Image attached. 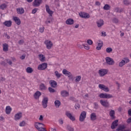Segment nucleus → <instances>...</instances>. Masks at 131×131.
Segmentation results:
<instances>
[{
    "label": "nucleus",
    "mask_w": 131,
    "mask_h": 131,
    "mask_svg": "<svg viewBox=\"0 0 131 131\" xmlns=\"http://www.w3.org/2000/svg\"><path fill=\"white\" fill-rule=\"evenodd\" d=\"M86 118V112L85 111H83L81 113L79 120L81 122H83L84 121V119Z\"/></svg>",
    "instance_id": "nucleus-1"
},
{
    "label": "nucleus",
    "mask_w": 131,
    "mask_h": 131,
    "mask_svg": "<svg viewBox=\"0 0 131 131\" xmlns=\"http://www.w3.org/2000/svg\"><path fill=\"white\" fill-rule=\"evenodd\" d=\"M48 102H49V98L47 97H43L42 100V105L43 108H47L48 107Z\"/></svg>",
    "instance_id": "nucleus-2"
},
{
    "label": "nucleus",
    "mask_w": 131,
    "mask_h": 131,
    "mask_svg": "<svg viewBox=\"0 0 131 131\" xmlns=\"http://www.w3.org/2000/svg\"><path fill=\"white\" fill-rule=\"evenodd\" d=\"M105 61L106 64H108V65H114V60L111 57H106Z\"/></svg>",
    "instance_id": "nucleus-3"
},
{
    "label": "nucleus",
    "mask_w": 131,
    "mask_h": 131,
    "mask_svg": "<svg viewBox=\"0 0 131 131\" xmlns=\"http://www.w3.org/2000/svg\"><path fill=\"white\" fill-rule=\"evenodd\" d=\"M79 15L81 18H83V19H89L90 17V14L85 12H81Z\"/></svg>",
    "instance_id": "nucleus-4"
},
{
    "label": "nucleus",
    "mask_w": 131,
    "mask_h": 131,
    "mask_svg": "<svg viewBox=\"0 0 131 131\" xmlns=\"http://www.w3.org/2000/svg\"><path fill=\"white\" fill-rule=\"evenodd\" d=\"M98 73L100 76H104V75H106V74L108 73V70L106 69H101L99 71Z\"/></svg>",
    "instance_id": "nucleus-5"
},
{
    "label": "nucleus",
    "mask_w": 131,
    "mask_h": 131,
    "mask_svg": "<svg viewBox=\"0 0 131 131\" xmlns=\"http://www.w3.org/2000/svg\"><path fill=\"white\" fill-rule=\"evenodd\" d=\"M48 67V63H43L38 66V70H45Z\"/></svg>",
    "instance_id": "nucleus-6"
},
{
    "label": "nucleus",
    "mask_w": 131,
    "mask_h": 131,
    "mask_svg": "<svg viewBox=\"0 0 131 131\" xmlns=\"http://www.w3.org/2000/svg\"><path fill=\"white\" fill-rule=\"evenodd\" d=\"M99 88L100 89V90L104 91V92H105L106 93H107V92H109V91H110V90H109V88L106 87V86H105V85L104 84H100L99 85Z\"/></svg>",
    "instance_id": "nucleus-7"
},
{
    "label": "nucleus",
    "mask_w": 131,
    "mask_h": 131,
    "mask_svg": "<svg viewBox=\"0 0 131 131\" xmlns=\"http://www.w3.org/2000/svg\"><path fill=\"white\" fill-rule=\"evenodd\" d=\"M66 115L72 121H75V117L72 116L71 113H69V112H66Z\"/></svg>",
    "instance_id": "nucleus-8"
},
{
    "label": "nucleus",
    "mask_w": 131,
    "mask_h": 131,
    "mask_svg": "<svg viewBox=\"0 0 131 131\" xmlns=\"http://www.w3.org/2000/svg\"><path fill=\"white\" fill-rule=\"evenodd\" d=\"M45 43L46 45V47L48 50L52 49V47H53V43H52V41L46 40Z\"/></svg>",
    "instance_id": "nucleus-9"
},
{
    "label": "nucleus",
    "mask_w": 131,
    "mask_h": 131,
    "mask_svg": "<svg viewBox=\"0 0 131 131\" xmlns=\"http://www.w3.org/2000/svg\"><path fill=\"white\" fill-rule=\"evenodd\" d=\"M61 97L63 98H66L69 96V92H67L66 90H62L60 92Z\"/></svg>",
    "instance_id": "nucleus-10"
},
{
    "label": "nucleus",
    "mask_w": 131,
    "mask_h": 131,
    "mask_svg": "<svg viewBox=\"0 0 131 131\" xmlns=\"http://www.w3.org/2000/svg\"><path fill=\"white\" fill-rule=\"evenodd\" d=\"M42 2V0H34L33 3V7H39L40 6V4Z\"/></svg>",
    "instance_id": "nucleus-11"
},
{
    "label": "nucleus",
    "mask_w": 131,
    "mask_h": 131,
    "mask_svg": "<svg viewBox=\"0 0 131 131\" xmlns=\"http://www.w3.org/2000/svg\"><path fill=\"white\" fill-rule=\"evenodd\" d=\"M49 84L51 85V88L53 89H55L57 85V82L54 80H51L49 81Z\"/></svg>",
    "instance_id": "nucleus-12"
},
{
    "label": "nucleus",
    "mask_w": 131,
    "mask_h": 131,
    "mask_svg": "<svg viewBox=\"0 0 131 131\" xmlns=\"http://www.w3.org/2000/svg\"><path fill=\"white\" fill-rule=\"evenodd\" d=\"M40 96H41V93L39 91H36V93L34 94L33 97L35 100H38Z\"/></svg>",
    "instance_id": "nucleus-13"
},
{
    "label": "nucleus",
    "mask_w": 131,
    "mask_h": 131,
    "mask_svg": "<svg viewBox=\"0 0 131 131\" xmlns=\"http://www.w3.org/2000/svg\"><path fill=\"white\" fill-rule=\"evenodd\" d=\"M116 126H118V120H116L112 123L111 129H114Z\"/></svg>",
    "instance_id": "nucleus-14"
},
{
    "label": "nucleus",
    "mask_w": 131,
    "mask_h": 131,
    "mask_svg": "<svg viewBox=\"0 0 131 131\" xmlns=\"http://www.w3.org/2000/svg\"><path fill=\"white\" fill-rule=\"evenodd\" d=\"M100 104H101V105L102 106H103V107H109V102L107 101H103V100H101L100 101Z\"/></svg>",
    "instance_id": "nucleus-15"
},
{
    "label": "nucleus",
    "mask_w": 131,
    "mask_h": 131,
    "mask_svg": "<svg viewBox=\"0 0 131 131\" xmlns=\"http://www.w3.org/2000/svg\"><path fill=\"white\" fill-rule=\"evenodd\" d=\"M22 118V113H18L15 114L14 116L15 120H19Z\"/></svg>",
    "instance_id": "nucleus-16"
},
{
    "label": "nucleus",
    "mask_w": 131,
    "mask_h": 131,
    "mask_svg": "<svg viewBox=\"0 0 131 131\" xmlns=\"http://www.w3.org/2000/svg\"><path fill=\"white\" fill-rule=\"evenodd\" d=\"M96 24H97L98 27H99V28L102 27V26H103V25H104V20H103V19H99L97 21Z\"/></svg>",
    "instance_id": "nucleus-17"
},
{
    "label": "nucleus",
    "mask_w": 131,
    "mask_h": 131,
    "mask_svg": "<svg viewBox=\"0 0 131 131\" xmlns=\"http://www.w3.org/2000/svg\"><path fill=\"white\" fill-rule=\"evenodd\" d=\"M46 11L47 12V13H48V14H49V15H52L54 11L51 10V9H50V6H49V5H46Z\"/></svg>",
    "instance_id": "nucleus-18"
},
{
    "label": "nucleus",
    "mask_w": 131,
    "mask_h": 131,
    "mask_svg": "<svg viewBox=\"0 0 131 131\" xmlns=\"http://www.w3.org/2000/svg\"><path fill=\"white\" fill-rule=\"evenodd\" d=\"M13 19L14 20V21H15L16 24H17V25H20V24H21V20H20V18H19V17L14 16Z\"/></svg>",
    "instance_id": "nucleus-19"
},
{
    "label": "nucleus",
    "mask_w": 131,
    "mask_h": 131,
    "mask_svg": "<svg viewBox=\"0 0 131 131\" xmlns=\"http://www.w3.org/2000/svg\"><path fill=\"white\" fill-rule=\"evenodd\" d=\"M38 125H42V127H43V126H45V125L43 123H40V122H35L34 123V126L37 129H40V127H38Z\"/></svg>",
    "instance_id": "nucleus-20"
},
{
    "label": "nucleus",
    "mask_w": 131,
    "mask_h": 131,
    "mask_svg": "<svg viewBox=\"0 0 131 131\" xmlns=\"http://www.w3.org/2000/svg\"><path fill=\"white\" fill-rule=\"evenodd\" d=\"M66 23L68 25H73L74 23V20L72 18H69L66 20Z\"/></svg>",
    "instance_id": "nucleus-21"
},
{
    "label": "nucleus",
    "mask_w": 131,
    "mask_h": 131,
    "mask_svg": "<svg viewBox=\"0 0 131 131\" xmlns=\"http://www.w3.org/2000/svg\"><path fill=\"white\" fill-rule=\"evenodd\" d=\"M98 41L99 43H98V47H96V50L100 51L102 49V47H103V41L99 40Z\"/></svg>",
    "instance_id": "nucleus-22"
},
{
    "label": "nucleus",
    "mask_w": 131,
    "mask_h": 131,
    "mask_svg": "<svg viewBox=\"0 0 131 131\" xmlns=\"http://www.w3.org/2000/svg\"><path fill=\"white\" fill-rule=\"evenodd\" d=\"M110 116H111L112 119H115V111L114 110H111L110 112Z\"/></svg>",
    "instance_id": "nucleus-23"
},
{
    "label": "nucleus",
    "mask_w": 131,
    "mask_h": 131,
    "mask_svg": "<svg viewBox=\"0 0 131 131\" xmlns=\"http://www.w3.org/2000/svg\"><path fill=\"white\" fill-rule=\"evenodd\" d=\"M62 73L66 76H68V77L71 75V73L68 71H67L66 69H63L62 70Z\"/></svg>",
    "instance_id": "nucleus-24"
},
{
    "label": "nucleus",
    "mask_w": 131,
    "mask_h": 131,
    "mask_svg": "<svg viewBox=\"0 0 131 131\" xmlns=\"http://www.w3.org/2000/svg\"><path fill=\"white\" fill-rule=\"evenodd\" d=\"M3 24L7 27H11V26H12V21L11 20L5 21Z\"/></svg>",
    "instance_id": "nucleus-25"
},
{
    "label": "nucleus",
    "mask_w": 131,
    "mask_h": 131,
    "mask_svg": "<svg viewBox=\"0 0 131 131\" xmlns=\"http://www.w3.org/2000/svg\"><path fill=\"white\" fill-rule=\"evenodd\" d=\"M17 12L18 14H19L20 15H22V14H24V9H23V8H17L16 9Z\"/></svg>",
    "instance_id": "nucleus-26"
},
{
    "label": "nucleus",
    "mask_w": 131,
    "mask_h": 131,
    "mask_svg": "<svg viewBox=\"0 0 131 131\" xmlns=\"http://www.w3.org/2000/svg\"><path fill=\"white\" fill-rule=\"evenodd\" d=\"M90 118L91 120H96L97 119V115H96V113H92L90 115Z\"/></svg>",
    "instance_id": "nucleus-27"
},
{
    "label": "nucleus",
    "mask_w": 131,
    "mask_h": 131,
    "mask_svg": "<svg viewBox=\"0 0 131 131\" xmlns=\"http://www.w3.org/2000/svg\"><path fill=\"white\" fill-rule=\"evenodd\" d=\"M54 105L56 108H59L61 106V102L59 100H56L54 101Z\"/></svg>",
    "instance_id": "nucleus-28"
},
{
    "label": "nucleus",
    "mask_w": 131,
    "mask_h": 131,
    "mask_svg": "<svg viewBox=\"0 0 131 131\" xmlns=\"http://www.w3.org/2000/svg\"><path fill=\"white\" fill-rule=\"evenodd\" d=\"M12 111V108L10 106H7L6 107V114H10Z\"/></svg>",
    "instance_id": "nucleus-29"
},
{
    "label": "nucleus",
    "mask_w": 131,
    "mask_h": 131,
    "mask_svg": "<svg viewBox=\"0 0 131 131\" xmlns=\"http://www.w3.org/2000/svg\"><path fill=\"white\" fill-rule=\"evenodd\" d=\"M3 51L4 52H8L9 51V45L7 43L3 44Z\"/></svg>",
    "instance_id": "nucleus-30"
},
{
    "label": "nucleus",
    "mask_w": 131,
    "mask_h": 131,
    "mask_svg": "<svg viewBox=\"0 0 131 131\" xmlns=\"http://www.w3.org/2000/svg\"><path fill=\"white\" fill-rule=\"evenodd\" d=\"M39 90H40V91H45L47 90V87L45 85V84L41 83L39 85Z\"/></svg>",
    "instance_id": "nucleus-31"
},
{
    "label": "nucleus",
    "mask_w": 131,
    "mask_h": 131,
    "mask_svg": "<svg viewBox=\"0 0 131 131\" xmlns=\"http://www.w3.org/2000/svg\"><path fill=\"white\" fill-rule=\"evenodd\" d=\"M66 129L69 131H74V128L69 124L67 125Z\"/></svg>",
    "instance_id": "nucleus-32"
},
{
    "label": "nucleus",
    "mask_w": 131,
    "mask_h": 131,
    "mask_svg": "<svg viewBox=\"0 0 131 131\" xmlns=\"http://www.w3.org/2000/svg\"><path fill=\"white\" fill-rule=\"evenodd\" d=\"M125 128V126L124 125H119L118 128H117L116 130L117 131H121L123 130V129H124Z\"/></svg>",
    "instance_id": "nucleus-33"
},
{
    "label": "nucleus",
    "mask_w": 131,
    "mask_h": 131,
    "mask_svg": "<svg viewBox=\"0 0 131 131\" xmlns=\"http://www.w3.org/2000/svg\"><path fill=\"white\" fill-rule=\"evenodd\" d=\"M26 72L27 73H32V72H33V70L31 67H28L26 69Z\"/></svg>",
    "instance_id": "nucleus-34"
},
{
    "label": "nucleus",
    "mask_w": 131,
    "mask_h": 131,
    "mask_svg": "<svg viewBox=\"0 0 131 131\" xmlns=\"http://www.w3.org/2000/svg\"><path fill=\"white\" fill-rule=\"evenodd\" d=\"M99 97L101 99H106V94L101 93L99 95Z\"/></svg>",
    "instance_id": "nucleus-35"
},
{
    "label": "nucleus",
    "mask_w": 131,
    "mask_h": 131,
    "mask_svg": "<svg viewBox=\"0 0 131 131\" xmlns=\"http://www.w3.org/2000/svg\"><path fill=\"white\" fill-rule=\"evenodd\" d=\"M54 74L57 78H60V77H61V76L62 75V74H59V72H58L57 71L55 72Z\"/></svg>",
    "instance_id": "nucleus-36"
},
{
    "label": "nucleus",
    "mask_w": 131,
    "mask_h": 131,
    "mask_svg": "<svg viewBox=\"0 0 131 131\" xmlns=\"http://www.w3.org/2000/svg\"><path fill=\"white\" fill-rule=\"evenodd\" d=\"M115 12H116V13H121L122 12V9L116 8L115 9Z\"/></svg>",
    "instance_id": "nucleus-37"
},
{
    "label": "nucleus",
    "mask_w": 131,
    "mask_h": 131,
    "mask_svg": "<svg viewBox=\"0 0 131 131\" xmlns=\"http://www.w3.org/2000/svg\"><path fill=\"white\" fill-rule=\"evenodd\" d=\"M123 65H125V61L124 60H122L121 62H119V66L120 67H122Z\"/></svg>",
    "instance_id": "nucleus-38"
},
{
    "label": "nucleus",
    "mask_w": 131,
    "mask_h": 131,
    "mask_svg": "<svg viewBox=\"0 0 131 131\" xmlns=\"http://www.w3.org/2000/svg\"><path fill=\"white\" fill-rule=\"evenodd\" d=\"M6 8H7L6 4H3L0 6V9H1V10H5Z\"/></svg>",
    "instance_id": "nucleus-39"
},
{
    "label": "nucleus",
    "mask_w": 131,
    "mask_h": 131,
    "mask_svg": "<svg viewBox=\"0 0 131 131\" xmlns=\"http://www.w3.org/2000/svg\"><path fill=\"white\" fill-rule=\"evenodd\" d=\"M103 9L104 10L107 11V10H109L110 9V6L108 4H105L103 7Z\"/></svg>",
    "instance_id": "nucleus-40"
},
{
    "label": "nucleus",
    "mask_w": 131,
    "mask_h": 131,
    "mask_svg": "<svg viewBox=\"0 0 131 131\" xmlns=\"http://www.w3.org/2000/svg\"><path fill=\"white\" fill-rule=\"evenodd\" d=\"M48 91L50 92V93L56 92V90H55V89H53L52 87H49Z\"/></svg>",
    "instance_id": "nucleus-41"
},
{
    "label": "nucleus",
    "mask_w": 131,
    "mask_h": 131,
    "mask_svg": "<svg viewBox=\"0 0 131 131\" xmlns=\"http://www.w3.org/2000/svg\"><path fill=\"white\" fill-rule=\"evenodd\" d=\"M80 79H81V76H77L76 77L75 81H76V82H79V81H80Z\"/></svg>",
    "instance_id": "nucleus-42"
},
{
    "label": "nucleus",
    "mask_w": 131,
    "mask_h": 131,
    "mask_svg": "<svg viewBox=\"0 0 131 131\" xmlns=\"http://www.w3.org/2000/svg\"><path fill=\"white\" fill-rule=\"evenodd\" d=\"M112 51H113V49H112L111 48L108 47L106 49V53H112Z\"/></svg>",
    "instance_id": "nucleus-43"
},
{
    "label": "nucleus",
    "mask_w": 131,
    "mask_h": 131,
    "mask_svg": "<svg viewBox=\"0 0 131 131\" xmlns=\"http://www.w3.org/2000/svg\"><path fill=\"white\" fill-rule=\"evenodd\" d=\"M82 46L84 49H85V50H90V47L88 44H83Z\"/></svg>",
    "instance_id": "nucleus-44"
},
{
    "label": "nucleus",
    "mask_w": 131,
    "mask_h": 131,
    "mask_svg": "<svg viewBox=\"0 0 131 131\" xmlns=\"http://www.w3.org/2000/svg\"><path fill=\"white\" fill-rule=\"evenodd\" d=\"M123 4L125 5V6H128L129 5V1L128 0H123Z\"/></svg>",
    "instance_id": "nucleus-45"
},
{
    "label": "nucleus",
    "mask_w": 131,
    "mask_h": 131,
    "mask_svg": "<svg viewBox=\"0 0 131 131\" xmlns=\"http://www.w3.org/2000/svg\"><path fill=\"white\" fill-rule=\"evenodd\" d=\"M123 61H124L125 64H126V63H128V62H129V59L127 57L124 58Z\"/></svg>",
    "instance_id": "nucleus-46"
},
{
    "label": "nucleus",
    "mask_w": 131,
    "mask_h": 131,
    "mask_svg": "<svg viewBox=\"0 0 131 131\" xmlns=\"http://www.w3.org/2000/svg\"><path fill=\"white\" fill-rule=\"evenodd\" d=\"M25 124H26L25 121H23L19 123V126H25Z\"/></svg>",
    "instance_id": "nucleus-47"
},
{
    "label": "nucleus",
    "mask_w": 131,
    "mask_h": 131,
    "mask_svg": "<svg viewBox=\"0 0 131 131\" xmlns=\"http://www.w3.org/2000/svg\"><path fill=\"white\" fill-rule=\"evenodd\" d=\"M93 40H92L91 39H88L87 40V43H88V45H89L90 46H92V45H93Z\"/></svg>",
    "instance_id": "nucleus-48"
},
{
    "label": "nucleus",
    "mask_w": 131,
    "mask_h": 131,
    "mask_svg": "<svg viewBox=\"0 0 131 131\" xmlns=\"http://www.w3.org/2000/svg\"><path fill=\"white\" fill-rule=\"evenodd\" d=\"M111 98H113V96L111 94H106V99H111Z\"/></svg>",
    "instance_id": "nucleus-49"
},
{
    "label": "nucleus",
    "mask_w": 131,
    "mask_h": 131,
    "mask_svg": "<svg viewBox=\"0 0 131 131\" xmlns=\"http://www.w3.org/2000/svg\"><path fill=\"white\" fill-rule=\"evenodd\" d=\"M37 130H39V131H48L45 128H43V127H40V129H37Z\"/></svg>",
    "instance_id": "nucleus-50"
},
{
    "label": "nucleus",
    "mask_w": 131,
    "mask_h": 131,
    "mask_svg": "<svg viewBox=\"0 0 131 131\" xmlns=\"http://www.w3.org/2000/svg\"><path fill=\"white\" fill-rule=\"evenodd\" d=\"M45 30V27H42L41 28H40L39 31V32H40L41 33H42V32H43V31Z\"/></svg>",
    "instance_id": "nucleus-51"
},
{
    "label": "nucleus",
    "mask_w": 131,
    "mask_h": 131,
    "mask_svg": "<svg viewBox=\"0 0 131 131\" xmlns=\"http://www.w3.org/2000/svg\"><path fill=\"white\" fill-rule=\"evenodd\" d=\"M47 20H50L51 21H53L54 20V18H53V16L49 15V17L47 18Z\"/></svg>",
    "instance_id": "nucleus-52"
},
{
    "label": "nucleus",
    "mask_w": 131,
    "mask_h": 131,
    "mask_svg": "<svg viewBox=\"0 0 131 131\" xmlns=\"http://www.w3.org/2000/svg\"><path fill=\"white\" fill-rule=\"evenodd\" d=\"M113 22H114V23H116V24L118 23V19H117L116 18H114L113 20Z\"/></svg>",
    "instance_id": "nucleus-53"
},
{
    "label": "nucleus",
    "mask_w": 131,
    "mask_h": 131,
    "mask_svg": "<svg viewBox=\"0 0 131 131\" xmlns=\"http://www.w3.org/2000/svg\"><path fill=\"white\" fill-rule=\"evenodd\" d=\"M39 60L41 61V62H45V61H46V57L43 56L41 57V58H40Z\"/></svg>",
    "instance_id": "nucleus-54"
},
{
    "label": "nucleus",
    "mask_w": 131,
    "mask_h": 131,
    "mask_svg": "<svg viewBox=\"0 0 131 131\" xmlns=\"http://www.w3.org/2000/svg\"><path fill=\"white\" fill-rule=\"evenodd\" d=\"M94 106H95L94 108L95 109H98V108H99V104H98V103L97 102L94 103Z\"/></svg>",
    "instance_id": "nucleus-55"
},
{
    "label": "nucleus",
    "mask_w": 131,
    "mask_h": 131,
    "mask_svg": "<svg viewBox=\"0 0 131 131\" xmlns=\"http://www.w3.org/2000/svg\"><path fill=\"white\" fill-rule=\"evenodd\" d=\"M1 65H2L3 66H6V65H7V63L6 61H3L1 62Z\"/></svg>",
    "instance_id": "nucleus-56"
},
{
    "label": "nucleus",
    "mask_w": 131,
    "mask_h": 131,
    "mask_svg": "<svg viewBox=\"0 0 131 131\" xmlns=\"http://www.w3.org/2000/svg\"><path fill=\"white\" fill-rule=\"evenodd\" d=\"M6 61L7 63H8V64H9V65H12V61H11V60L9 61V59H6Z\"/></svg>",
    "instance_id": "nucleus-57"
},
{
    "label": "nucleus",
    "mask_w": 131,
    "mask_h": 131,
    "mask_svg": "<svg viewBox=\"0 0 131 131\" xmlns=\"http://www.w3.org/2000/svg\"><path fill=\"white\" fill-rule=\"evenodd\" d=\"M74 77L73 76L72 74H71L70 76H69V78L70 80H72V79H73Z\"/></svg>",
    "instance_id": "nucleus-58"
},
{
    "label": "nucleus",
    "mask_w": 131,
    "mask_h": 131,
    "mask_svg": "<svg viewBox=\"0 0 131 131\" xmlns=\"http://www.w3.org/2000/svg\"><path fill=\"white\" fill-rule=\"evenodd\" d=\"M36 12H37V9L35 8V9H33V10L32 11V14H35V13H36Z\"/></svg>",
    "instance_id": "nucleus-59"
},
{
    "label": "nucleus",
    "mask_w": 131,
    "mask_h": 131,
    "mask_svg": "<svg viewBox=\"0 0 131 131\" xmlns=\"http://www.w3.org/2000/svg\"><path fill=\"white\" fill-rule=\"evenodd\" d=\"M60 124H63V123H64V121H63V119H60L59 120H58Z\"/></svg>",
    "instance_id": "nucleus-60"
},
{
    "label": "nucleus",
    "mask_w": 131,
    "mask_h": 131,
    "mask_svg": "<svg viewBox=\"0 0 131 131\" xmlns=\"http://www.w3.org/2000/svg\"><path fill=\"white\" fill-rule=\"evenodd\" d=\"M101 34V36H107V34H106L105 32H102Z\"/></svg>",
    "instance_id": "nucleus-61"
},
{
    "label": "nucleus",
    "mask_w": 131,
    "mask_h": 131,
    "mask_svg": "<svg viewBox=\"0 0 131 131\" xmlns=\"http://www.w3.org/2000/svg\"><path fill=\"white\" fill-rule=\"evenodd\" d=\"M39 120H40V121H42V120H43V116H42V115L40 116V117L39 118Z\"/></svg>",
    "instance_id": "nucleus-62"
},
{
    "label": "nucleus",
    "mask_w": 131,
    "mask_h": 131,
    "mask_svg": "<svg viewBox=\"0 0 131 131\" xmlns=\"http://www.w3.org/2000/svg\"><path fill=\"white\" fill-rule=\"evenodd\" d=\"M131 122V117L130 118H129L127 120V123H130Z\"/></svg>",
    "instance_id": "nucleus-63"
},
{
    "label": "nucleus",
    "mask_w": 131,
    "mask_h": 131,
    "mask_svg": "<svg viewBox=\"0 0 131 131\" xmlns=\"http://www.w3.org/2000/svg\"><path fill=\"white\" fill-rule=\"evenodd\" d=\"M128 92L129 93V94H131V85L129 87Z\"/></svg>",
    "instance_id": "nucleus-64"
}]
</instances>
